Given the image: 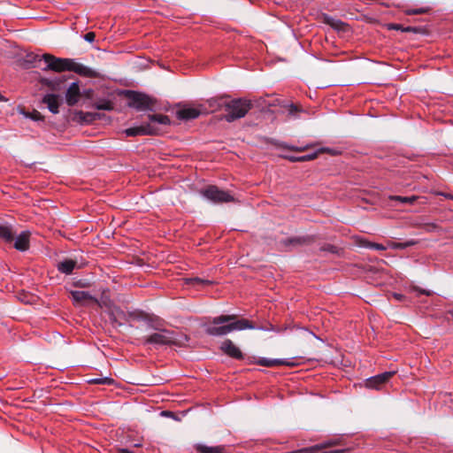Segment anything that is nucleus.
Returning <instances> with one entry per match:
<instances>
[{"label":"nucleus","mask_w":453,"mask_h":453,"mask_svg":"<svg viewBox=\"0 0 453 453\" xmlns=\"http://www.w3.org/2000/svg\"><path fill=\"white\" fill-rule=\"evenodd\" d=\"M205 333L211 336H224L234 330L244 329H264V327H257L254 324L246 319H238L237 316L220 315L210 319L204 325Z\"/></svg>","instance_id":"nucleus-1"},{"label":"nucleus","mask_w":453,"mask_h":453,"mask_svg":"<svg viewBox=\"0 0 453 453\" xmlns=\"http://www.w3.org/2000/svg\"><path fill=\"white\" fill-rule=\"evenodd\" d=\"M42 58L47 64V66L43 68L44 71L51 70L57 73L70 71L87 78H98L100 76L97 71L77 63L72 58H57L49 53L42 55Z\"/></svg>","instance_id":"nucleus-2"},{"label":"nucleus","mask_w":453,"mask_h":453,"mask_svg":"<svg viewBox=\"0 0 453 453\" xmlns=\"http://www.w3.org/2000/svg\"><path fill=\"white\" fill-rule=\"evenodd\" d=\"M149 327L156 330L157 332L143 337L142 341L144 345H181V341L176 338L174 332L165 328H160L158 323L150 321Z\"/></svg>","instance_id":"nucleus-3"},{"label":"nucleus","mask_w":453,"mask_h":453,"mask_svg":"<svg viewBox=\"0 0 453 453\" xmlns=\"http://www.w3.org/2000/svg\"><path fill=\"white\" fill-rule=\"evenodd\" d=\"M253 107V104L247 98H227L226 104V111L224 119L227 122H233L236 119H242L246 116L250 110Z\"/></svg>","instance_id":"nucleus-4"},{"label":"nucleus","mask_w":453,"mask_h":453,"mask_svg":"<svg viewBox=\"0 0 453 453\" xmlns=\"http://www.w3.org/2000/svg\"><path fill=\"white\" fill-rule=\"evenodd\" d=\"M126 96L128 99L127 105L131 108L141 111L154 110L156 99L144 93L127 90Z\"/></svg>","instance_id":"nucleus-5"},{"label":"nucleus","mask_w":453,"mask_h":453,"mask_svg":"<svg viewBox=\"0 0 453 453\" xmlns=\"http://www.w3.org/2000/svg\"><path fill=\"white\" fill-rule=\"evenodd\" d=\"M201 195L214 203L234 202V196L215 185H209L201 190Z\"/></svg>","instance_id":"nucleus-6"},{"label":"nucleus","mask_w":453,"mask_h":453,"mask_svg":"<svg viewBox=\"0 0 453 453\" xmlns=\"http://www.w3.org/2000/svg\"><path fill=\"white\" fill-rule=\"evenodd\" d=\"M316 238L314 235H303V236H293L283 239L280 242V244L288 247H300L311 245L315 242Z\"/></svg>","instance_id":"nucleus-7"},{"label":"nucleus","mask_w":453,"mask_h":453,"mask_svg":"<svg viewBox=\"0 0 453 453\" xmlns=\"http://www.w3.org/2000/svg\"><path fill=\"white\" fill-rule=\"evenodd\" d=\"M395 372H385L372 376L365 380V386L372 389H380L394 375Z\"/></svg>","instance_id":"nucleus-8"},{"label":"nucleus","mask_w":453,"mask_h":453,"mask_svg":"<svg viewBox=\"0 0 453 453\" xmlns=\"http://www.w3.org/2000/svg\"><path fill=\"white\" fill-rule=\"evenodd\" d=\"M124 132L127 136L155 135L157 134L158 128L151 124H144L127 128Z\"/></svg>","instance_id":"nucleus-9"},{"label":"nucleus","mask_w":453,"mask_h":453,"mask_svg":"<svg viewBox=\"0 0 453 453\" xmlns=\"http://www.w3.org/2000/svg\"><path fill=\"white\" fill-rule=\"evenodd\" d=\"M220 349L232 358L242 360L244 357L242 350L230 339H226L221 343Z\"/></svg>","instance_id":"nucleus-10"},{"label":"nucleus","mask_w":453,"mask_h":453,"mask_svg":"<svg viewBox=\"0 0 453 453\" xmlns=\"http://www.w3.org/2000/svg\"><path fill=\"white\" fill-rule=\"evenodd\" d=\"M109 319L111 323L116 327H120L124 326L125 322H128L127 312L119 307H113L110 310Z\"/></svg>","instance_id":"nucleus-11"},{"label":"nucleus","mask_w":453,"mask_h":453,"mask_svg":"<svg viewBox=\"0 0 453 453\" xmlns=\"http://www.w3.org/2000/svg\"><path fill=\"white\" fill-rule=\"evenodd\" d=\"M81 96L78 82H73L66 90L65 101L69 106L75 105Z\"/></svg>","instance_id":"nucleus-12"},{"label":"nucleus","mask_w":453,"mask_h":453,"mask_svg":"<svg viewBox=\"0 0 453 453\" xmlns=\"http://www.w3.org/2000/svg\"><path fill=\"white\" fill-rule=\"evenodd\" d=\"M31 233L27 230L22 231L19 235L14 237L13 247L19 251H27L30 247Z\"/></svg>","instance_id":"nucleus-13"},{"label":"nucleus","mask_w":453,"mask_h":453,"mask_svg":"<svg viewBox=\"0 0 453 453\" xmlns=\"http://www.w3.org/2000/svg\"><path fill=\"white\" fill-rule=\"evenodd\" d=\"M320 19L324 24L330 26L333 29L336 31L346 32L349 29L348 24L340 19L333 18L328 14L323 13Z\"/></svg>","instance_id":"nucleus-14"},{"label":"nucleus","mask_w":453,"mask_h":453,"mask_svg":"<svg viewBox=\"0 0 453 453\" xmlns=\"http://www.w3.org/2000/svg\"><path fill=\"white\" fill-rule=\"evenodd\" d=\"M60 96L56 94H47L42 97V103L46 104L49 111L53 114L59 112Z\"/></svg>","instance_id":"nucleus-15"},{"label":"nucleus","mask_w":453,"mask_h":453,"mask_svg":"<svg viewBox=\"0 0 453 453\" xmlns=\"http://www.w3.org/2000/svg\"><path fill=\"white\" fill-rule=\"evenodd\" d=\"M83 264H79L77 259L66 258L59 262L57 265L58 270L65 274H71L74 268H82Z\"/></svg>","instance_id":"nucleus-16"},{"label":"nucleus","mask_w":453,"mask_h":453,"mask_svg":"<svg viewBox=\"0 0 453 453\" xmlns=\"http://www.w3.org/2000/svg\"><path fill=\"white\" fill-rule=\"evenodd\" d=\"M257 364L265 367H274L280 365L294 366L296 363L288 359H269L261 357L257 361Z\"/></svg>","instance_id":"nucleus-17"},{"label":"nucleus","mask_w":453,"mask_h":453,"mask_svg":"<svg viewBox=\"0 0 453 453\" xmlns=\"http://www.w3.org/2000/svg\"><path fill=\"white\" fill-rule=\"evenodd\" d=\"M202 110L198 108H183L176 112L177 118L182 120H191L198 118Z\"/></svg>","instance_id":"nucleus-18"},{"label":"nucleus","mask_w":453,"mask_h":453,"mask_svg":"<svg viewBox=\"0 0 453 453\" xmlns=\"http://www.w3.org/2000/svg\"><path fill=\"white\" fill-rule=\"evenodd\" d=\"M98 118H99L98 113L84 112L82 111H76L73 113V119L78 123L83 124V123H92Z\"/></svg>","instance_id":"nucleus-19"},{"label":"nucleus","mask_w":453,"mask_h":453,"mask_svg":"<svg viewBox=\"0 0 453 453\" xmlns=\"http://www.w3.org/2000/svg\"><path fill=\"white\" fill-rule=\"evenodd\" d=\"M65 81L64 77L57 78V79H48L42 78L40 82L42 85L48 87L50 90L58 92L62 89L63 84Z\"/></svg>","instance_id":"nucleus-20"},{"label":"nucleus","mask_w":453,"mask_h":453,"mask_svg":"<svg viewBox=\"0 0 453 453\" xmlns=\"http://www.w3.org/2000/svg\"><path fill=\"white\" fill-rule=\"evenodd\" d=\"M228 96H220V97H214L211 98L206 101V104L208 105V108L211 111H217L221 109L226 110V104L227 102Z\"/></svg>","instance_id":"nucleus-21"},{"label":"nucleus","mask_w":453,"mask_h":453,"mask_svg":"<svg viewBox=\"0 0 453 453\" xmlns=\"http://www.w3.org/2000/svg\"><path fill=\"white\" fill-rule=\"evenodd\" d=\"M15 235L16 232L11 225L0 223V239L7 243H11L14 241Z\"/></svg>","instance_id":"nucleus-22"},{"label":"nucleus","mask_w":453,"mask_h":453,"mask_svg":"<svg viewBox=\"0 0 453 453\" xmlns=\"http://www.w3.org/2000/svg\"><path fill=\"white\" fill-rule=\"evenodd\" d=\"M72 298L76 303H85L92 301L97 303V300L93 297L88 292L75 290L71 292Z\"/></svg>","instance_id":"nucleus-23"},{"label":"nucleus","mask_w":453,"mask_h":453,"mask_svg":"<svg viewBox=\"0 0 453 453\" xmlns=\"http://www.w3.org/2000/svg\"><path fill=\"white\" fill-rule=\"evenodd\" d=\"M198 453H225L226 448L223 445L209 447L203 444H196L195 446Z\"/></svg>","instance_id":"nucleus-24"},{"label":"nucleus","mask_w":453,"mask_h":453,"mask_svg":"<svg viewBox=\"0 0 453 453\" xmlns=\"http://www.w3.org/2000/svg\"><path fill=\"white\" fill-rule=\"evenodd\" d=\"M128 321L130 320H144L148 322V326H150V322L153 321L150 316L142 311H134L127 312Z\"/></svg>","instance_id":"nucleus-25"},{"label":"nucleus","mask_w":453,"mask_h":453,"mask_svg":"<svg viewBox=\"0 0 453 453\" xmlns=\"http://www.w3.org/2000/svg\"><path fill=\"white\" fill-rule=\"evenodd\" d=\"M148 119L150 120V122L148 124H151L154 127H156L155 126L156 123L160 124V125H165V126L170 124L169 117L166 115H164V114H150V115H148Z\"/></svg>","instance_id":"nucleus-26"},{"label":"nucleus","mask_w":453,"mask_h":453,"mask_svg":"<svg viewBox=\"0 0 453 453\" xmlns=\"http://www.w3.org/2000/svg\"><path fill=\"white\" fill-rule=\"evenodd\" d=\"M187 283L194 287H207L213 284V281L202 279L199 277H192L186 280Z\"/></svg>","instance_id":"nucleus-27"},{"label":"nucleus","mask_w":453,"mask_h":453,"mask_svg":"<svg viewBox=\"0 0 453 453\" xmlns=\"http://www.w3.org/2000/svg\"><path fill=\"white\" fill-rule=\"evenodd\" d=\"M94 106L96 109L102 111H111L114 108L113 104L109 100H101L96 102Z\"/></svg>","instance_id":"nucleus-28"},{"label":"nucleus","mask_w":453,"mask_h":453,"mask_svg":"<svg viewBox=\"0 0 453 453\" xmlns=\"http://www.w3.org/2000/svg\"><path fill=\"white\" fill-rule=\"evenodd\" d=\"M359 245L365 248L376 250H385L386 247L380 243L371 242L366 240H361Z\"/></svg>","instance_id":"nucleus-29"},{"label":"nucleus","mask_w":453,"mask_h":453,"mask_svg":"<svg viewBox=\"0 0 453 453\" xmlns=\"http://www.w3.org/2000/svg\"><path fill=\"white\" fill-rule=\"evenodd\" d=\"M417 196H391L389 199L392 201H398L403 203H413L417 200Z\"/></svg>","instance_id":"nucleus-30"},{"label":"nucleus","mask_w":453,"mask_h":453,"mask_svg":"<svg viewBox=\"0 0 453 453\" xmlns=\"http://www.w3.org/2000/svg\"><path fill=\"white\" fill-rule=\"evenodd\" d=\"M286 107L290 116H296L297 113L303 111L300 105L295 104H288Z\"/></svg>","instance_id":"nucleus-31"},{"label":"nucleus","mask_w":453,"mask_h":453,"mask_svg":"<svg viewBox=\"0 0 453 453\" xmlns=\"http://www.w3.org/2000/svg\"><path fill=\"white\" fill-rule=\"evenodd\" d=\"M89 382L94 383V384L111 385V384H113L114 380L111 378L104 377V378L93 379Z\"/></svg>","instance_id":"nucleus-32"},{"label":"nucleus","mask_w":453,"mask_h":453,"mask_svg":"<svg viewBox=\"0 0 453 453\" xmlns=\"http://www.w3.org/2000/svg\"><path fill=\"white\" fill-rule=\"evenodd\" d=\"M319 250L330 252L332 254H337L339 252V249L336 246L332 245V244H325L319 249Z\"/></svg>","instance_id":"nucleus-33"},{"label":"nucleus","mask_w":453,"mask_h":453,"mask_svg":"<svg viewBox=\"0 0 453 453\" xmlns=\"http://www.w3.org/2000/svg\"><path fill=\"white\" fill-rule=\"evenodd\" d=\"M322 151H324V150H318V151H316L314 153L307 154V155L299 157H300V162H305V161L313 160V159L317 158L319 153L322 152Z\"/></svg>","instance_id":"nucleus-34"},{"label":"nucleus","mask_w":453,"mask_h":453,"mask_svg":"<svg viewBox=\"0 0 453 453\" xmlns=\"http://www.w3.org/2000/svg\"><path fill=\"white\" fill-rule=\"evenodd\" d=\"M430 11L429 8H418V9H410L406 11V14L408 15H418L424 14Z\"/></svg>","instance_id":"nucleus-35"},{"label":"nucleus","mask_w":453,"mask_h":453,"mask_svg":"<svg viewBox=\"0 0 453 453\" xmlns=\"http://www.w3.org/2000/svg\"><path fill=\"white\" fill-rule=\"evenodd\" d=\"M41 60H43V58H42V56H39L37 54H35V53H29L27 55L26 57V61L27 63H31V64H34L35 63L36 61H41Z\"/></svg>","instance_id":"nucleus-36"},{"label":"nucleus","mask_w":453,"mask_h":453,"mask_svg":"<svg viewBox=\"0 0 453 453\" xmlns=\"http://www.w3.org/2000/svg\"><path fill=\"white\" fill-rule=\"evenodd\" d=\"M422 228L426 232H433L438 228V226L434 223H426V224L422 225Z\"/></svg>","instance_id":"nucleus-37"},{"label":"nucleus","mask_w":453,"mask_h":453,"mask_svg":"<svg viewBox=\"0 0 453 453\" xmlns=\"http://www.w3.org/2000/svg\"><path fill=\"white\" fill-rule=\"evenodd\" d=\"M281 148L292 150V151H304L306 150V147H296V146H289L287 144H281Z\"/></svg>","instance_id":"nucleus-38"},{"label":"nucleus","mask_w":453,"mask_h":453,"mask_svg":"<svg viewBox=\"0 0 453 453\" xmlns=\"http://www.w3.org/2000/svg\"><path fill=\"white\" fill-rule=\"evenodd\" d=\"M96 34L94 32H88L84 35V39L88 42H94Z\"/></svg>","instance_id":"nucleus-39"},{"label":"nucleus","mask_w":453,"mask_h":453,"mask_svg":"<svg viewBox=\"0 0 453 453\" xmlns=\"http://www.w3.org/2000/svg\"><path fill=\"white\" fill-rule=\"evenodd\" d=\"M388 29H393V30H401L403 31V27L400 24H395V23H390L388 25Z\"/></svg>","instance_id":"nucleus-40"},{"label":"nucleus","mask_w":453,"mask_h":453,"mask_svg":"<svg viewBox=\"0 0 453 453\" xmlns=\"http://www.w3.org/2000/svg\"><path fill=\"white\" fill-rule=\"evenodd\" d=\"M31 118L33 119H35V120H42V119H43L42 115L38 111H34L32 115H31Z\"/></svg>","instance_id":"nucleus-41"},{"label":"nucleus","mask_w":453,"mask_h":453,"mask_svg":"<svg viewBox=\"0 0 453 453\" xmlns=\"http://www.w3.org/2000/svg\"><path fill=\"white\" fill-rule=\"evenodd\" d=\"M415 243H416L415 241H411V242H407L405 243H398V244H396V247L403 249V248H406V247H409V246H412Z\"/></svg>","instance_id":"nucleus-42"},{"label":"nucleus","mask_w":453,"mask_h":453,"mask_svg":"<svg viewBox=\"0 0 453 453\" xmlns=\"http://www.w3.org/2000/svg\"><path fill=\"white\" fill-rule=\"evenodd\" d=\"M418 30H419V28L414 27H403V32L417 33Z\"/></svg>","instance_id":"nucleus-43"},{"label":"nucleus","mask_w":453,"mask_h":453,"mask_svg":"<svg viewBox=\"0 0 453 453\" xmlns=\"http://www.w3.org/2000/svg\"><path fill=\"white\" fill-rule=\"evenodd\" d=\"M414 289L416 291H418L420 294H423V295H426V296H431L432 295V292L429 291V290H425V289H421L420 288L418 287H415Z\"/></svg>","instance_id":"nucleus-44"},{"label":"nucleus","mask_w":453,"mask_h":453,"mask_svg":"<svg viewBox=\"0 0 453 453\" xmlns=\"http://www.w3.org/2000/svg\"><path fill=\"white\" fill-rule=\"evenodd\" d=\"M285 158H287L290 162H300V157H299L287 156V157H285Z\"/></svg>","instance_id":"nucleus-45"},{"label":"nucleus","mask_w":453,"mask_h":453,"mask_svg":"<svg viewBox=\"0 0 453 453\" xmlns=\"http://www.w3.org/2000/svg\"><path fill=\"white\" fill-rule=\"evenodd\" d=\"M117 453H134V452L127 449H119Z\"/></svg>","instance_id":"nucleus-46"},{"label":"nucleus","mask_w":453,"mask_h":453,"mask_svg":"<svg viewBox=\"0 0 453 453\" xmlns=\"http://www.w3.org/2000/svg\"><path fill=\"white\" fill-rule=\"evenodd\" d=\"M162 414H163V415H165V416H173V414L172 412H170V411H163V412H162Z\"/></svg>","instance_id":"nucleus-47"},{"label":"nucleus","mask_w":453,"mask_h":453,"mask_svg":"<svg viewBox=\"0 0 453 453\" xmlns=\"http://www.w3.org/2000/svg\"><path fill=\"white\" fill-rule=\"evenodd\" d=\"M77 286H80V287H86L87 285L83 284V282H81V283L77 284Z\"/></svg>","instance_id":"nucleus-48"},{"label":"nucleus","mask_w":453,"mask_h":453,"mask_svg":"<svg viewBox=\"0 0 453 453\" xmlns=\"http://www.w3.org/2000/svg\"><path fill=\"white\" fill-rule=\"evenodd\" d=\"M77 286H80V287H86L87 285L83 284V282H81V283L77 284Z\"/></svg>","instance_id":"nucleus-49"},{"label":"nucleus","mask_w":453,"mask_h":453,"mask_svg":"<svg viewBox=\"0 0 453 453\" xmlns=\"http://www.w3.org/2000/svg\"><path fill=\"white\" fill-rule=\"evenodd\" d=\"M395 296L399 300L401 299V295H395Z\"/></svg>","instance_id":"nucleus-50"},{"label":"nucleus","mask_w":453,"mask_h":453,"mask_svg":"<svg viewBox=\"0 0 453 453\" xmlns=\"http://www.w3.org/2000/svg\"><path fill=\"white\" fill-rule=\"evenodd\" d=\"M447 197H449V198L453 199V196L448 195Z\"/></svg>","instance_id":"nucleus-51"}]
</instances>
